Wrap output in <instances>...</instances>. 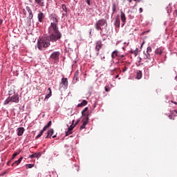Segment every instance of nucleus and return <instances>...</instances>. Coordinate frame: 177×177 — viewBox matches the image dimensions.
<instances>
[{
  "label": "nucleus",
  "instance_id": "nucleus-50",
  "mask_svg": "<svg viewBox=\"0 0 177 177\" xmlns=\"http://www.w3.org/2000/svg\"><path fill=\"white\" fill-rule=\"evenodd\" d=\"M135 1H138V2H140V0H133Z\"/></svg>",
  "mask_w": 177,
  "mask_h": 177
},
{
  "label": "nucleus",
  "instance_id": "nucleus-29",
  "mask_svg": "<svg viewBox=\"0 0 177 177\" xmlns=\"http://www.w3.org/2000/svg\"><path fill=\"white\" fill-rule=\"evenodd\" d=\"M146 52H147V53H151V47L148 46Z\"/></svg>",
  "mask_w": 177,
  "mask_h": 177
},
{
  "label": "nucleus",
  "instance_id": "nucleus-20",
  "mask_svg": "<svg viewBox=\"0 0 177 177\" xmlns=\"http://www.w3.org/2000/svg\"><path fill=\"white\" fill-rule=\"evenodd\" d=\"M22 160H23V157L19 158L18 159V160L15 161V162L12 163V166H13V165H19V164H20V163L21 162Z\"/></svg>",
  "mask_w": 177,
  "mask_h": 177
},
{
  "label": "nucleus",
  "instance_id": "nucleus-25",
  "mask_svg": "<svg viewBox=\"0 0 177 177\" xmlns=\"http://www.w3.org/2000/svg\"><path fill=\"white\" fill-rule=\"evenodd\" d=\"M144 59H150V53H145L144 52Z\"/></svg>",
  "mask_w": 177,
  "mask_h": 177
},
{
  "label": "nucleus",
  "instance_id": "nucleus-40",
  "mask_svg": "<svg viewBox=\"0 0 177 177\" xmlns=\"http://www.w3.org/2000/svg\"><path fill=\"white\" fill-rule=\"evenodd\" d=\"M87 4L91 6V0H87Z\"/></svg>",
  "mask_w": 177,
  "mask_h": 177
},
{
  "label": "nucleus",
  "instance_id": "nucleus-51",
  "mask_svg": "<svg viewBox=\"0 0 177 177\" xmlns=\"http://www.w3.org/2000/svg\"><path fill=\"white\" fill-rule=\"evenodd\" d=\"M175 80L177 81V75L176 76Z\"/></svg>",
  "mask_w": 177,
  "mask_h": 177
},
{
  "label": "nucleus",
  "instance_id": "nucleus-21",
  "mask_svg": "<svg viewBox=\"0 0 177 177\" xmlns=\"http://www.w3.org/2000/svg\"><path fill=\"white\" fill-rule=\"evenodd\" d=\"M62 9L65 13H68V8H67L66 4H62Z\"/></svg>",
  "mask_w": 177,
  "mask_h": 177
},
{
  "label": "nucleus",
  "instance_id": "nucleus-43",
  "mask_svg": "<svg viewBox=\"0 0 177 177\" xmlns=\"http://www.w3.org/2000/svg\"><path fill=\"white\" fill-rule=\"evenodd\" d=\"M23 13L24 15H26V9H23Z\"/></svg>",
  "mask_w": 177,
  "mask_h": 177
},
{
  "label": "nucleus",
  "instance_id": "nucleus-1",
  "mask_svg": "<svg viewBox=\"0 0 177 177\" xmlns=\"http://www.w3.org/2000/svg\"><path fill=\"white\" fill-rule=\"evenodd\" d=\"M49 35L41 37L38 40L37 42V48L39 50H42L44 48H48L50 46V42H57L62 37L54 35L53 33H48Z\"/></svg>",
  "mask_w": 177,
  "mask_h": 177
},
{
  "label": "nucleus",
  "instance_id": "nucleus-16",
  "mask_svg": "<svg viewBox=\"0 0 177 177\" xmlns=\"http://www.w3.org/2000/svg\"><path fill=\"white\" fill-rule=\"evenodd\" d=\"M48 94L46 95L44 100H46V99H49V97H50V96H52V90L50 89V88H48Z\"/></svg>",
  "mask_w": 177,
  "mask_h": 177
},
{
  "label": "nucleus",
  "instance_id": "nucleus-47",
  "mask_svg": "<svg viewBox=\"0 0 177 177\" xmlns=\"http://www.w3.org/2000/svg\"><path fill=\"white\" fill-rule=\"evenodd\" d=\"M118 77H120V75H117L115 76V78H118Z\"/></svg>",
  "mask_w": 177,
  "mask_h": 177
},
{
  "label": "nucleus",
  "instance_id": "nucleus-39",
  "mask_svg": "<svg viewBox=\"0 0 177 177\" xmlns=\"http://www.w3.org/2000/svg\"><path fill=\"white\" fill-rule=\"evenodd\" d=\"M78 124H80V120H77V122H76L75 124H74L75 127L76 125H78Z\"/></svg>",
  "mask_w": 177,
  "mask_h": 177
},
{
  "label": "nucleus",
  "instance_id": "nucleus-18",
  "mask_svg": "<svg viewBox=\"0 0 177 177\" xmlns=\"http://www.w3.org/2000/svg\"><path fill=\"white\" fill-rule=\"evenodd\" d=\"M41 156V153H33V154H32V155H30L29 156V158H38V156Z\"/></svg>",
  "mask_w": 177,
  "mask_h": 177
},
{
  "label": "nucleus",
  "instance_id": "nucleus-7",
  "mask_svg": "<svg viewBox=\"0 0 177 177\" xmlns=\"http://www.w3.org/2000/svg\"><path fill=\"white\" fill-rule=\"evenodd\" d=\"M50 59H52V60H54V62H59V57H60V52L59 51L53 52L50 55Z\"/></svg>",
  "mask_w": 177,
  "mask_h": 177
},
{
  "label": "nucleus",
  "instance_id": "nucleus-41",
  "mask_svg": "<svg viewBox=\"0 0 177 177\" xmlns=\"http://www.w3.org/2000/svg\"><path fill=\"white\" fill-rule=\"evenodd\" d=\"M139 12H140V13H142V12H143V8H140V9H139Z\"/></svg>",
  "mask_w": 177,
  "mask_h": 177
},
{
  "label": "nucleus",
  "instance_id": "nucleus-37",
  "mask_svg": "<svg viewBox=\"0 0 177 177\" xmlns=\"http://www.w3.org/2000/svg\"><path fill=\"white\" fill-rule=\"evenodd\" d=\"M68 13V12H64V13H62V16H63L64 17H67Z\"/></svg>",
  "mask_w": 177,
  "mask_h": 177
},
{
  "label": "nucleus",
  "instance_id": "nucleus-46",
  "mask_svg": "<svg viewBox=\"0 0 177 177\" xmlns=\"http://www.w3.org/2000/svg\"><path fill=\"white\" fill-rule=\"evenodd\" d=\"M55 138H57V136H56V135H54V136H53V139H55Z\"/></svg>",
  "mask_w": 177,
  "mask_h": 177
},
{
  "label": "nucleus",
  "instance_id": "nucleus-26",
  "mask_svg": "<svg viewBox=\"0 0 177 177\" xmlns=\"http://www.w3.org/2000/svg\"><path fill=\"white\" fill-rule=\"evenodd\" d=\"M117 10V6L115 5V3H113L112 5V12L113 14H114V12Z\"/></svg>",
  "mask_w": 177,
  "mask_h": 177
},
{
  "label": "nucleus",
  "instance_id": "nucleus-5",
  "mask_svg": "<svg viewBox=\"0 0 177 177\" xmlns=\"http://www.w3.org/2000/svg\"><path fill=\"white\" fill-rule=\"evenodd\" d=\"M102 46L103 44L102 43V40H98L95 42V51L97 56H99L100 51L102 49Z\"/></svg>",
  "mask_w": 177,
  "mask_h": 177
},
{
  "label": "nucleus",
  "instance_id": "nucleus-8",
  "mask_svg": "<svg viewBox=\"0 0 177 177\" xmlns=\"http://www.w3.org/2000/svg\"><path fill=\"white\" fill-rule=\"evenodd\" d=\"M88 122H89V114H87L85 119L82 120V124L80 126V129H85V127L88 125Z\"/></svg>",
  "mask_w": 177,
  "mask_h": 177
},
{
  "label": "nucleus",
  "instance_id": "nucleus-2",
  "mask_svg": "<svg viewBox=\"0 0 177 177\" xmlns=\"http://www.w3.org/2000/svg\"><path fill=\"white\" fill-rule=\"evenodd\" d=\"M49 20L50 25L48 29V34H54V35H57L62 38V32L59 30V17L56 15V14L53 13L49 16Z\"/></svg>",
  "mask_w": 177,
  "mask_h": 177
},
{
  "label": "nucleus",
  "instance_id": "nucleus-22",
  "mask_svg": "<svg viewBox=\"0 0 177 177\" xmlns=\"http://www.w3.org/2000/svg\"><path fill=\"white\" fill-rule=\"evenodd\" d=\"M156 55H162V48H156L155 50Z\"/></svg>",
  "mask_w": 177,
  "mask_h": 177
},
{
  "label": "nucleus",
  "instance_id": "nucleus-49",
  "mask_svg": "<svg viewBox=\"0 0 177 177\" xmlns=\"http://www.w3.org/2000/svg\"><path fill=\"white\" fill-rule=\"evenodd\" d=\"M140 62H142V58H140L139 63H140Z\"/></svg>",
  "mask_w": 177,
  "mask_h": 177
},
{
  "label": "nucleus",
  "instance_id": "nucleus-24",
  "mask_svg": "<svg viewBox=\"0 0 177 177\" xmlns=\"http://www.w3.org/2000/svg\"><path fill=\"white\" fill-rule=\"evenodd\" d=\"M136 78H137V80H140V78H142V71H137Z\"/></svg>",
  "mask_w": 177,
  "mask_h": 177
},
{
  "label": "nucleus",
  "instance_id": "nucleus-35",
  "mask_svg": "<svg viewBox=\"0 0 177 177\" xmlns=\"http://www.w3.org/2000/svg\"><path fill=\"white\" fill-rule=\"evenodd\" d=\"M118 57H119V59H122V58L125 57V55H120V54H119V55H118Z\"/></svg>",
  "mask_w": 177,
  "mask_h": 177
},
{
  "label": "nucleus",
  "instance_id": "nucleus-14",
  "mask_svg": "<svg viewBox=\"0 0 177 177\" xmlns=\"http://www.w3.org/2000/svg\"><path fill=\"white\" fill-rule=\"evenodd\" d=\"M80 75V71H76L73 77V82L74 84H76V82L78 81V77Z\"/></svg>",
  "mask_w": 177,
  "mask_h": 177
},
{
  "label": "nucleus",
  "instance_id": "nucleus-9",
  "mask_svg": "<svg viewBox=\"0 0 177 177\" xmlns=\"http://www.w3.org/2000/svg\"><path fill=\"white\" fill-rule=\"evenodd\" d=\"M61 84H62V87H64V89H67L68 86V80L67 77H63L62 79Z\"/></svg>",
  "mask_w": 177,
  "mask_h": 177
},
{
  "label": "nucleus",
  "instance_id": "nucleus-11",
  "mask_svg": "<svg viewBox=\"0 0 177 177\" xmlns=\"http://www.w3.org/2000/svg\"><path fill=\"white\" fill-rule=\"evenodd\" d=\"M120 19L123 23V26H125V23H127V17H125V13L122 11L120 12Z\"/></svg>",
  "mask_w": 177,
  "mask_h": 177
},
{
  "label": "nucleus",
  "instance_id": "nucleus-45",
  "mask_svg": "<svg viewBox=\"0 0 177 177\" xmlns=\"http://www.w3.org/2000/svg\"><path fill=\"white\" fill-rule=\"evenodd\" d=\"M171 103H174V104H177L176 102L171 101Z\"/></svg>",
  "mask_w": 177,
  "mask_h": 177
},
{
  "label": "nucleus",
  "instance_id": "nucleus-17",
  "mask_svg": "<svg viewBox=\"0 0 177 177\" xmlns=\"http://www.w3.org/2000/svg\"><path fill=\"white\" fill-rule=\"evenodd\" d=\"M88 104V101L83 100L82 102L77 105V107H84Z\"/></svg>",
  "mask_w": 177,
  "mask_h": 177
},
{
  "label": "nucleus",
  "instance_id": "nucleus-28",
  "mask_svg": "<svg viewBox=\"0 0 177 177\" xmlns=\"http://www.w3.org/2000/svg\"><path fill=\"white\" fill-rule=\"evenodd\" d=\"M104 89L106 92H110L111 88L109 86H105Z\"/></svg>",
  "mask_w": 177,
  "mask_h": 177
},
{
  "label": "nucleus",
  "instance_id": "nucleus-3",
  "mask_svg": "<svg viewBox=\"0 0 177 177\" xmlns=\"http://www.w3.org/2000/svg\"><path fill=\"white\" fill-rule=\"evenodd\" d=\"M105 27H107V21L104 19H100L97 21L95 24V29L97 31H100V34H103V30H104Z\"/></svg>",
  "mask_w": 177,
  "mask_h": 177
},
{
  "label": "nucleus",
  "instance_id": "nucleus-34",
  "mask_svg": "<svg viewBox=\"0 0 177 177\" xmlns=\"http://www.w3.org/2000/svg\"><path fill=\"white\" fill-rule=\"evenodd\" d=\"M71 133H73V132L70 130L68 129V131L66 133V136H68V135H71Z\"/></svg>",
  "mask_w": 177,
  "mask_h": 177
},
{
  "label": "nucleus",
  "instance_id": "nucleus-36",
  "mask_svg": "<svg viewBox=\"0 0 177 177\" xmlns=\"http://www.w3.org/2000/svg\"><path fill=\"white\" fill-rule=\"evenodd\" d=\"M169 120H175V118L174 116H172V115H169Z\"/></svg>",
  "mask_w": 177,
  "mask_h": 177
},
{
  "label": "nucleus",
  "instance_id": "nucleus-33",
  "mask_svg": "<svg viewBox=\"0 0 177 177\" xmlns=\"http://www.w3.org/2000/svg\"><path fill=\"white\" fill-rule=\"evenodd\" d=\"M29 14V15H28V19L29 20H31V19H32V17H33V15H32V12H30V13H28Z\"/></svg>",
  "mask_w": 177,
  "mask_h": 177
},
{
  "label": "nucleus",
  "instance_id": "nucleus-38",
  "mask_svg": "<svg viewBox=\"0 0 177 177\" xmlns=\"http://www.w3.org/2000/svg\"><path fill=\"white\" fill-rule=\"evenodd\" d=\"M127 70H128V68H127V66H124V68L122 69L123 73H125Z\"/></svg>",
  "mask_w": 177,
  "mask_h": 177
},
{
  "label": "nucleus",
  "instance_id": "nucleus-13",
  "mask_svg": "<svg viewBox=\"0 0 177 177\" xmlns=\"http://www.w3.org/2000/svg\"><path fill=\"white\" fill-rule=\"evenodd\" d=\"M53 133H55V130H53V129H50L47 132V136H46V139H48L49 138L50 139Z\"/></svg>",
  "mask_w": 177,
  "mask_h": 177
},
{
  "label": "nucleus",
  "instance_id": "nucleus-42",
  "mask_svg": "<svg viewBox=\"0 0 177 177\" xmlns=\"http://www.w3.org/2000/svg\"><path fill=\"white\" fill-rule=\"evenodd\" d=\"M2 23H3V19H0V26L2 25Z\"/></svg>",
  "mask_w": 177,
  "mask_h": 177
},
{
  "label": "nucleus",
  "instance_id": "nucleus-19",
  "mask_svg": "<svg viewBox=\"0 0 177 177\" xmlns=\"http://www.w3.org/2000/svg\"><path fill=\"white\" fill-rule=\"evenodd\" d=\"M119 54L118 50H115L111 54L112 59H115V57H118Z\"/></svg>",
  "mask_w": 177,
  "mask_h": 177
},
{
  "label": "nucleus",
  "instance_id": "nucleus-12",
  "mask_svg": "<svg viewBox=\"0 0 177 177\" xmlns=\"http://www.w3.org/2000/svg\"><path fill=\"white\" fill-rule=\"evenodd\" d=\"M38 20L40 23H42V21H44V19H45V14H44L43 12H40L38 15Z\"/></svg>",
  "mask_w": 177,
  "mask_h": 177
},
{
  "label": "nucleus",
  "instance_id": "nucleus-27",
  "mask_svg": "<svg viewBox=\"0 0 177 177\" xmlns=\"http://www.w3.org/2000/svg\"><path fill=\"white\" fill-rule=\"evenodd\" d=\"M25 10H26L28 12V13H32V10H31V8L29 6H26Z\"/></svg>",
  "mask_w": 177,
  "mask_h": 177
},
{
  "label": "nucleus",
  "instance_id": "nucleus-44",
  "mask_svg": "<svg viewBox=\"0 0 177 177\" xmlns=\"http://www.w3.org/2000/svg\"><path fill=\"white\" fill-rule=\"evenodd\" d=\"M11 162H12V160H9V161L7 162V165H9V164H10Z\"/></svg>",
  "mask_w": 177,
  "mask_h": 177
},
{
  "label": "nucleus",
  "instance_id": "nucleus-15",
  "mask_svg": "<svg viewBox=\"0 0 177 177\" xmlns=\"http://www.w3.org/2000/svg\"><path fill=\"white\" fill-rule=\"evenodd\" d=\"M17 135L18 136H22V135L24 133V127H19L17 129Z\"/></svg>",
  "mask_w": 177,
  "mask_h": 177
},
{
  "label": "nucleus",
  "instance_id": "nucleus-31",
  "mask_svg": "<svg viewBox=\"0 0 177 177\" xmlns=\"http://www.w3.org/2000/svg\"><path fill=\"white\" fill-rule=\"evenodd\" d=\"M75 127V125H71L70 127H68V130H69V132L73 131V129H74V127Z\"/></svg>",
  "mask_w": 177,
  "mask_h": 177
},
{
  "label": "nucleus",
  "instance_id": "nucleus-53",
  "mask_svg": "<svg viewBox=\"0 0 177 177\" xmlns=\"http://www.w3.org/2000/svg\"><path fill=\"white\" fill-rule=\"evenodd\" d=\"M72 124H74V120H73Z\"/></svg>",
  "mask_w": 177,
  "mask_h": 177
},
{
  "label": "nucleus",
  "instance_id": "nucleus-4",
  "mask_svg": "<svg viewBox=\"0 0 177 177\" xmlns=\"http://www.w3.org/2000/svg\"><path fill=\"white\" fill-rule=\"evenodd\" d=\"M19 103L20 102V99L19 98V95L15 94L12 95L11 97L9 96L5 101L4 104H9L10 103Z\"/></svg>",
  "mask_w": 177,
  "mask_h": 177
},
{
  "label": "nucleus",
  "instance_id": "nucleus-23",
  "mask_svg": "<svg viewBox=\"0 0 177 177\" xmlns=\"http://www.w3.org/2000/svg\"><path fill=\"white\" fill-rule=\"evenodd\" d=\"M88 107L84 108V109L82 111V117H85V115H86L87 113H88Z\"/></svg>",
  "mask_w": 177,
  "mask_h": 177
},
{
  "label": "nucleus",
  "instance_id": "nucleus-32",
  "mask_svg": "<svg viewBox=\"0 0 177 177\" xmlns=\"http://www.w3.org/2000/svg\"><path fill=\"white\" fill-rule=\"evenodd\" d=\"M20 154V152H15L12 155V159H14L17 156H19Z\"/></svg>",
  "mask_w": 177,
  "mask_h": 177
},
{
  "label": "nucleus",
  "instance_id": "nucleus-10",
  "mask_svg": "<svg viewBox=\"0 0 177 177\" xmlns=\"http://www.w3.org/2000/svg\"><path fill=\"white\" fill-rule=\"evenodd\" d=\"M35 3H36V5H38L39 8L45 7V0H35Z\"/></svg>",
  "mask_w": 177,
  "mask_h": 177
},
{
  "label": "nucleus",
  "instance_id": "nucleus-6",
  "mask_svg": "<svg viewBox=\"0 0 177 177\" xmlns=\"http://www.w3.org/2000/svg\"><path fill=\"white\" fill-rule=\"evenodd\" d=\"M50 125H52V121H49L48 122V124L44 126V127L43 128V129L40 131V133L36 136L35 139H39L40 137L42 136V135H44V131H46V129H48V128H49V127H50Z\"/></svg>",
  "mask_w": 177,
  "mask_h": 177
},
{
  "label": "nucleus",
  "instance_id": "nucleus-30",
  "mask_svg": "<svg viewBox=\"0 0 177 177\" xmlns=\"http://www.w3.org/2000/svg\"><path fill=\"white\" fill-rule=\"evenodd\" d=\"M32 167H34V165H32V164H27L26 165L27 169H30V168H32Z\"/></svg>",
  "mask_w": 177,
  "mask_h": 177
},
{
  "label": "nucleus",
  "instance_id": "nucleus-48",
  "mask_svg": "<svg viewBox=\"0 0 177 177\" xmlns=\"http://www.w3.org/2000/svg\"><path fill=\"white\" fill-rule=\"evenodd\" d=\"M130 3L132 2V0H127Z\"/></svg>",
  "mask_w": 177,
  "mask_h": 177
},
{
  "label": "nucleus",
  "instance_id": "nucleus-52",
  "mask_svg": "<svg viewBox=\"0 0 177 177\" xmlns=\"http://www.w3.org/2000/svg\"><path fill=\"white\" fill-rule=\"evenodd\" d=\"M145 44V42L142 43V46H143V44Z\"/></svg>",
  "mask_w": 177,
  "mask_h": 177
}]
</instances>
